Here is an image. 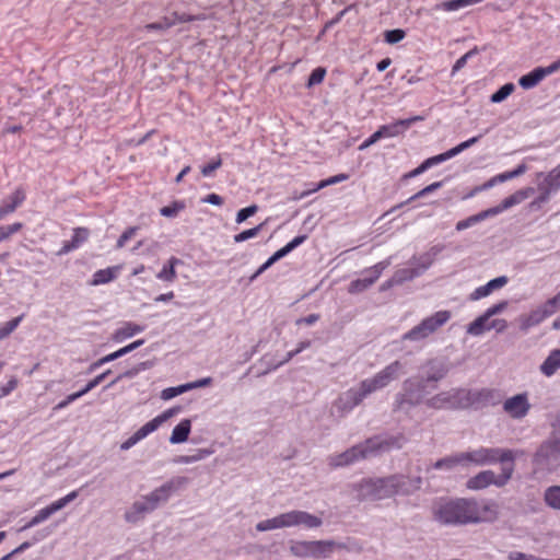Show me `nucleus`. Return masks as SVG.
Listing matches in <instances>:
<instances>
[{"label":"nucleus","mask_w":560,"mask_h":560,"mask_svg":"<svg viewBox=\"0 0 560 560\" xmlns=\"http://www.w3.org/2000/svg\"><path fill=\"white\" fill-rule=\"evenodd\" d=\"M432 513L433 518L445 526L492 522L498 516L495 503L474 498L441 499Z\"/></svg>","instance_id":"1"},{"label":"nucleus","mask_w":560,"mask_h":560,"mask_svg":"<svg viewBox=\"0 0 560 560\" xmlns=\"http://www.w3.org/2000/svg\"><path fill=\"white\" fill-rule=\"evenodd\" d=\"M429 385L423 377H409L402 382L401 390L395 395L394 411L408 412L424 404L429 394Z\"/></svg>","instance_id":"2"},{"label":"nucleus","mask_w":560,"mask_h":560,"mask_svg":"<svg viewBox=\"0 0 560 560\" xmlns=\"http://www.w3.org/2000/svg\"><path fill=\"white\" fill-rule=\"evenodd\" d=\"M465 464H474L476 466L491 465L501 463L503 466L506 463L514 465L517 457L523 456L525 453L521 450H508L500 447H479L469 452H463Z\"/></svg>","instance_id":"3"},{"label":"nucleus","mask_w":560,"mask_h":560,"mask_svg":"<svg viewBox=\"0 0 560 560\" xmlns=\"http://www.w3.org/2000/svg\"><path fill=\"white\" fill-rule=\"evenodd\" d=\"M533 464L539 471H553L560 466V430L544 441L533 457Z\"/></svg>","instance_id":"4"},{"label":"nucleus","mask_w":560,"mask_h":560,"mask_svg":"<svg viewBox=\"0 0 560 560\" xmlns=\"http://www.w3.org/2000/svg\"><path fill=\"white\" fill-rule=\"evenodd\" d=\"M360 501H378L394 497L390 476L383 478H365L353 485Z\"/></svg>","instance_id":"5"},{"label":"nucleus","mask_w":560,"mask_h":560,"mask_svg":"<svg viewBox=\"0 0 560 560\" xmlns=\"http://www.w3.org/2000/svg\"><path fill=\"white\" fill-rule=\"evenodd\" d=\"M336 547L334 540H291L290 553L298 558H328Z\"/></svg>","instance_id":"6"},{"label":"nucleus","mask_w":560,"mask_h":560,"mask_svg":"<svg viewBox=\"0 0 560 560\" xmlns=\"http://www.w3.org/2000/svg\"><path fill=\"white\" fill-rule=\"evenodd\" d=\"M450 318V311H439L432 316L424 318L420 324L404 334L401 339L405 341H421L445 325Z\"/></svg>","instance_id":"7"},{"label":"nucleus","mask_w":560,"mask_h":560,"mask_svg":"<svg viewBox=\"0 0 560 560\" xmlns=\"http://www.w3.org/2000/svg\"><path fill=\"white\" fill-rule=\"evenodd\" d=\"M503 394L497 388H479V389H466L464 388V406L465 409H483L488 407H494L502 402Z\"/></svg>","instance_id":"8"},{"label":"nucleus","mask_w":560,"mask_h":560,"mask_svg":"<svg viewBox=\"0 0 560 560\" xmlns=\"http://www.w3.org/2000/svg\"><path fill=\"white\" fill-rule=\"evenodd\" d=\"M405 373V364L395 360L374 376L361 381L368 393L371 395L374 392L381 390L387 387L392 382L397 381L400 375Z\"/></svg>","instance_id":"9"},{"label":"nucleus","mask_w":560,"mask_h":560,"mask_svg":"<svg viewBox=\"0 0 560 560\" xmlns=\"http://www.w3.org/2000/svg\"><path fill=\"white\" fill-rule=\"evenodd\" d=\"M188 482L189 479L187 477H173L162 486L145 494L144 498L148 500L153 511H155L160 505L167 503L172 494L184 488Z\"/></svg>","instance_id":"10"},{"label":"nucleus","mask_w":560,"mask_h":560,"mask_svg":"<svg viewBox=\"0 0 560 560\" xmlns=\"http://www.w3.org/2000/svg\"><path fill=\"white\" fill-rule=\"evenodd\" d=\"M514 465L502 466V472L497 476L492 470H483L467 481V487L472 490L487 488L490 485L503 487L512 478Z\"/></svg>","instance_id":"11"},{"label":"nucleus","mask_w":560,"mask_h":560,"mask_svg":"<svg viewBox=\"0 0 560 560\" xmlns=\"http://www.w3.org/2000/svg\"><path fill=\"white\" fill-rule=\"evenodd\" d=\"M464 388H451L440 392L434 396L427 398L425 406L430 409H465Z\"/></svg>","instance_id":"12"},{"label":"nucleus","mask_w":560,"mask_h":560,"mask_svg":"<svg viewBox=\"0 0 560 560\" xmlns=\"http://www.w3.org/2000/svg\"><path fill=\"white\" fill-rule=\"evenodd\" d=\"M364 442L371 458L390 452L392 450H400L406 443V438L404 434L387 436L375 435L366 439Z\"/></svg>","instance_id":"13"},{"label":"nucleus","mask_w":560,"mask_h":560,"mask_svg":"<svg viewBox=\"0 0 560 560\" xmlns=\"http://www.w3.org/2000/svg\"><path fill=\"white\" fill-rule=\"evenodd\" d=\"M370 394L360 382L358 387H352L342 393L334 402L332 408L337 410L340 416L350 412L354 407L360 405Z\"/></svg>","instance_id":"14"},{"label":"nucleus","mask_w":560,"mask_h":560,"mask_svg":"<svg viewBox=\"0 0 560 560\" xmlns=\"http://www.w3.org/2000/svg\"><path fill=\"white\" fill-rule=\"evenodd\" d=\"M392 264L390 258H387L383 261L377 262L376 265L365 269L363 273L365 275L362 279H355L350 282L348 287V292L350 294H359L368 290L372 287L381 277L383 271L389 267Z\"/></svg>","instance_id":"15"},{"label":"nucleus","mask_w":560,"mask_h":560,"mask_svg":"<svg viewBox=\"0 0 560 560\" xmlns=\"http://www.w3.org/2000/svg\"><path fill=\"white\" fill-rule=\"evenodd\" d=\"M370 458L365 442L353 445L347 451L335 454L328 457V464L330 467H345L352 465L359 460Z\"/></svg>","instance_id":"16"},{"label":"nucleus","mask_w":560,"mask_h":560,"mask_svg":"<svg viewBox=\"0 0 560 560\" xmlns=\"http://www.w3.org/2000/svg\"><path fill=\"white\" fill-rule=\"evenodd\" d=\"M78 497V491H72L68 493L66 497L52 502L50 505L39 510L37 514L31 518L30 522H27L23 527L20 528V532L26 530L31 527H34L44 521H46L48 517H50L54 513L57 511L63 509L68 503L73 501Z\"/></svg>","instance_id":"17"},{"label":"nucleus","mask_w":560,"mask_h":560,"mask_svg":"<svg viewBox=\"0 0 560 560\" xmlns=\"http://www.w3.org/2000/svg\"><path fill=\"white\" fill-rule=\"evenodd\" d=\"M394 495H411L421 489L422 478L408 477L401 474L390 475Z\"/></svg>","instance_id":"18"},{"label":"nucleus","mask_w":560,"mask_h":560,"mask_svg":"<svg viewBox=\"0 0 560 560\" xmlns=\"http://www.w3.org/2000/svg\"><path fill=\"white\" fill-rule=\"evenodd\" d=\"M530 409L526 393L514 395L503 401V411L512 419H523Z\"/></svg>","instance_id":"19"},{"label":"nucleus","mask_w":560,"mask_h":560,"mask_svg":"<svg viewBox=\"0 0 560 560\" xmlns=\"http://www.w3.org/2000/svg\"><path fill=\"white\" fill-rule=\"evenodd\" d=\"M508 307V302L502 301L500 303H497L489 307L482 315L477 317L474 322H471L467 326V334L472 336H480L486 331V324L489 322V319L502 313Z\"/></svg>","instance_id":"20"},{"label":"nucleus","mask_w":560,"mask_h":560,"mask_svg":"<svg viewBox=\"0 0 560 560\" xmlns=\"http://www.w3.org/2000/svg\"><path fill=\"white\" fill-rule=\"evenodd\" d=\"M306 240V235H299L294 237L291 242H289L285 246L278 249L276 253H273L258 269L257 271L250 277V281H254L258 276H260L262 272H265L269 267H271L275 262L287 256L289 253H291L294 248H296L299 245H301Z\"/></svg>","instance_id":"21"},{"label":"nucleus","mask_w":560,"mask_h":560,"mask_svg":"<svg viewBox=\"0 0 560 560\" xmlns=\"http://www.w3.org/2000/svg\"><path fill=\"white\" fill-rule=\"evenodd\" d=\"M306 240V235H299L294 237L291 242H289L285 246L278 249L276 253H273L258 269L257 271L250 277V281H254L258 276H260L262 272H265L269 267H271L275 262L287 256L289 253H291L294 248H296L299 245H301Z\"/></svg>","instance_id":"22"},{"label":"nucleus","mask_w":560,"mask_h":560,"mask_svg":"<svg viewBox=\"0 0 560 560\" xmlns=\"http://www.w3.org/2000/svg\"><path fill=\"white\" fill-rule=\"evenodd\" d=\"M306 240V235H299L294 237L291 242H289L285 246L278 249L276 253H273L258 269L257 271L250 277V281H254L258 276H260L262 272H265L269 267H271L275 262L287 256L289 253H291L294 248H296L299 245H301Z\"/></svg>","instance_id":"23"},{"label":"nucleus","mask_w":560,"mask_h":560,"mask_svg":"<svg viewBox=\"0 0 560 560\" xmlns=\"http://www.w3.org/2000/svg\"><path fill=\"white\" fill-rule=\"evenodd\" d=\"M152 512V506L143 495L140 500L132 503V505L125 512L124 517L127 523L136 524L143 520L147 514Z\"/></svg>","instance_id":"24"},{"label":"nucleus","mask_w":560,"mask_h":560,"mask_svg":"<svg viewBox=\"0 0 560 560\" xmlns=\"http://www.w3.org/2000/svg\"><path fill=\"white\" fill-rule=\"evenodd\" d=\"M290 527L304 526L306 528H317L322 526L323 521L320 517L310 514L305 511L293 510L289 511Z\"/></svg>","instance_id":"25"},{"label":"nucleus","mask_w":560,"mask_h":560,"mask_svg":"<svg viewBox=\"0 0 560 560\" xmlns=\"http://www.w3.org/2000/svg\"><path fill=\"white\" fill-rule=\"evenodd\" d=\"M422 119L423 118L421 116L399 119L393 124L381 126L378 130L383 138H393L402 135L413 122Z\"/></svg>","instance_id":"26"},{"label":"nucleus","mask_w":560,"mask_h":560,"mask_svg":"<svg viewBox=\"0 0 560 560\" xmlns=\"http://www.w3.org/2000/svg\"><path fill=\"white\" fill-rule=\"evenodd\" d=\"M425 366L428 368V372H427L425 376H422V377L424 378V381L428 385L431 382H434V383L440 382L447 375V373L450 371L448 365L445 362L438 360V359L428 361Z\"/></svg>","instance_id":"27"},{"label":"nucleus","mask_w":560,"mask_h":560,"mask_svg":"<svg viewBox=\"0 0 560 560\" xmlns=\"http://www.w3.org/2000/svg\"><path fill=\"white\" fill-rule=\"evenodd\" d=\"M90 236V231L86 228H75L73 230V235L71 241L63 242L61 248L58 250L57 255L62 256L66 255L78 247H80L85 241H88Z\"/></svg>","instance_id":"28"},{"label":"nucleus","mask_w":560,"mask_h":560,"mask_svg":"<svg viewBox=\"0 0 560 560\" xmlns=\"http://www.w3.org/2000/svg\"><path fill=\"white\" fill-rule=\"evenodd\" d=\"M25 200V192L23 189L18 188L7 199L2 200L0 206V220H2L9 213H12L20 207Z\"/></svg>","instance_id":"29"},{"label":"nucleus","mask_w":560,"mask_h":560,"mask_svg":"<svg viewBox=\"0 0 560 560\" xmlns=\"http://www.w3.org/2000/svg\"><path fill=\"white\" fill-rule=\"evenodd\" d=\"M285 527H290L289 512L281 513L272 518L264 520L256 524V529L258 532H267Z\"/></svg>","instance_id":"30"},{"label":"nucleus","mask_w":560,"mask_h":560,"mask_svg":"<svg viewBox=\"0 0 560 560\" xmlns=\"http://www.w3.org/2000/svg\"><path fill=\"white\" fill-rule=\"evenodd\" d=\"M143 330V326H140L131 322H127L121 327L115 330V332L113 334V340L116 342H121L127 338H130Z\"/></svg>","instance_id":"31"},{"label":"nucleus","mask_w":560,"mask_h":560,"mask_svg":"<svg viewBox=\"0 0 560 560\" xmlns=\"http://www.w3.org/2000/svg\"><path fill=\"white\" fill-rule=\"evenodd\" d=\"M466 466L463 453L443 457L436 460L431 467L434 469H443L452 471L456 466Z\"/></svg>","instance_id":"32"},{"label":"nucleus","mask_w":560,"mask_h":560,"mask_svg":"<svg viewBox=\"0 0 560 560\" xmlns=\"http://www.w3.org/2000/svg\"><path fill=\"white\" fill-rule=\"evenodd\" d=\"M191 429V422L188 419L182 420L172 431L170 442L179 444L187 441Z\"/></svg>","instance_id":"33"},{"label":"nucleus","mask_w":560,"mask_h":560,"mask_svg":"<svg viewBox=\"0 0 560 560\" xmlns=\"http://www.w3.org/2000/svg\"><path fill=\"white\" fill-rule=\"evenodd\" d=\"M560 369V349L552 350L540 365V371L546 376L553 375Z\"/></svg>","instance_id":"34"},{"label":"nucleus","mask_w":560,"mask_h":560,"mask_svg":"<svg viewBox=\"0 0 560 560\" xmlns=\"http://www.w3.org/2000/svg\"><path fill=\"white\" fill-rule=\"evenodd\" d=\"M547 317L544 315L541 310L537 306L529 314L521 316V318H520V322H521L520 328L523 331H527L530 327L539 325Z\"/></svg>","instance_id":"35"},{"label":"nucleus","mask_w":560,"mask_h":560,"mask_svg":"<svg viewBox=\"0 0 560 560\" xmlns=\"http://www.w3.org/2000/svg\"><path fill=\"white\" fill-rule=\"evenodd\" d=\"M545 79L541 70L539 67L535 68L530 72H528L525 75H522L518 80V84L525 89L529 90L535 88L537 84H539Z\"/></svg>","instance_id":"36"},{"label":"nucleus","mask_w":560,"mask_h":560,"mask_svg":"<svg viewBox=\"0 0 560 560\" xmlns=\"http://www.w3.org/2000/svg\"><path fill=\"white\" fill-rule=\"evenodd\" d=\"M532 194H534V188L532 187H527V188H524V189H521V190H517L516 192H514L513 195L506 197L502 202H501V209H509L517 203H521L522 201H524L525 199H527Z\"/></svg>","instance_id":"37"},{"label":"nucleus","mask_w":560,"mask_h":560,"mask_svg":"<svg viewBox=\"0 0 560 560\" xmlns=\"http://www.w3.org/2000/svg\"><path fill=\"white\" fill-rule=\"evenodd\" d=\"M118 267H109L106 269H100L93 275L91 285L105 284L113 281L116 278Z\"/></svg>","instance_id":"38"},{"label":"nucleus","mask_w":560,"mask_h":560,"mask_svg":"<svg viewBox=\"0 0 560 560\" xmlns=\"http://www.w3.org/2000/svg\"><path fill=\"white\" fill-rule=\"evenodd\" d=\"M443 185L442 182H435V183H432L430 185H428L427 187L422 188L421 190H419L417 194H415L413 196H411L409 199H407L406 201L399 203V205H396L394 206L387 213H390V212H394L395 210L404 207L405 205H408L410 203L411 201L413 200H417L421 197H424L435 190H438L439 188H441Z\"/></svg>","instance_id":"39"},{"label":"nucleus","mask_w":560,"mask_h":560,"mask_svg":"<svg viewBox=\"0 0 560 560\" xmlns=\"http://www.w3.org/2000/svg\"><path fill=\"white\" fill-rule=\"evenodd\" d=\"M544 500L549 508L560 510V486L547 488L544 493Z\"/></svg>","instance_id":"40"},{"label":"nucleus","mask_w":560,"mask_h":560,"mask_svg":"<svg viewBox=\"0 0 560 560\" xmlns=\"http://www.w3.org/2000/svg\"><path fill=\"white\" fill-rule=\"evenodd\" d=\"M152 366V363L149 361L141 362L138 365L125 371L124 373L119 374L114 381L108 384L107 387H110L121 381L122 378H132L136 375H138L141 371L148 370Z\"/></svg>","instance_id":"41"},{"label":"nucleus","mask_w":560,"mask_h":560,"mask_svg":"<svg viewBox=\"0 0 560 560\" xmlns=\"http://www.w3.org/2000/svg\"><path fill=\"white\" fill-rule=\"evenodd\" d=\"M420 276V270H416L415 267L412 268H401L395 271L393 275V281L402 284L406 281H410L417 277Z\"/></svg>","instance_id":"42"},{"label":"nucleus","mask_w":560,"mask_h":560,"mask_svg":"<svg viewBox=\"0 0 560 560\" xmlns=\"http://www.w3.org/2000/svg\"><path fill=\"white\" fill-rule=\"evenodd\" d=\"M179 262V259L172 257L168 260V265H165L162 270L156 275L160 280L174 281L176 278L175 265Z\"/></svg>","instance_id":"43"},{"label":"nucleus","mask_w":560,"mask_h":560,"mask_svg":"<svg viewBox=\"0 0 560 560\" xmlns=\"http://www.w3.org/2000/svg\"><path fill=\"white\" fill-rule=\"evenodd\" d=\"M514 90L515 85L513 83H505L490 96V101L492 103H501L508 98L514 92Z\"/></svg>","instance_id":"44"},{"label":"nucleus","mask_w":560,"mask_h":560,"mask_svg":"<svg viewBox=\"0 0 560 560\" xmlns=\"http://www.w3.org/2000/svg\"><path fill=\"white\" fill-rule=\"evenodd\" d=\"M211 451L209 450H198L194 455H182L174 459L177 464H191L198 460H201L209 456Z\"/></svg>","instance_id":"45"},{"label":"nucleus","mask_w":560,"mask_h":560,"mask_svg":"<svg viewBox=\"0 0 560 560\" xmlns=\"http://www.w3.org/2000/svg\"><path fill=\"white\" fill-rule=\"evenodd\" d=\"M538 176H544V180L548 183L551 189H560V164L546 175H544V173H538Z\"/></svg>","instance_id":"46"},{"label":"nucleus","mask_w":560,"mask_h":560,"mask_svg":"<svg viewBox=\"0 0 560 560\" xmlns=\"http://www.w3.org/2000/svg\"><path fill=\"white\" fill-rule=\"evenodd\" d=\"M266 222H262L260 224H258L257 226L255 228H252V229H248V230H245L236 235H234V242L235 243H242V242H245L249 238H253L255 236H257L264 229Z\"/></svg>","instance_id":"47"},{"label":"nucleus","mask_w":560,"mask_h":560,"mask_svg":"<svg viewBox=\"0 0 560 560\" xmlns=\"http://www.w3.org/2000/svg\"><path fill=\"white\" fill-rule=\"evenodd\" d=\"M346 179H348V175L347 174H338V175L331 176V177H329L327 179H324V180L319 182L317 184V186L315 188H313L312 190L303 192L302 197L308 195L312 191H317V190H319L322 188H325V187H327L329 185L338 184V183H341V182H343Z\"/></svg>","instance_id":"48"},{"label":"nucleus","mask_w":560,"mask_h":560,"mask_svg":"<svg viewBox=\"0 0 560 560\" xmlns=\"http://www.w3.org/2000/svg\"><path fill=\"white\" fill-rule=\"evenodd\" d=\"M23 319V315H20L0 327V341L10 336Z\"/></svg>","instance_id":"49"},{"label":"nucleus","mask_w":560,"mask_h":560,"mask_svg":"<svg viewBox=\"0 0 560 560\" xmlns=\"http://www.w3.org/2000/svg\"><path fill=\"white\" fill-rule=\"evenodd\" d=\"M189 390V386L186 384H182L175 387H167L161 392V398L163 400H170L178 395H182Z\"/></svg>","instance_id":"50"},{"label":"nucleus","mask_w":560,"mask_h":560,"mask_svg":"<svg viewBox=\"0 0 560 560\" xmlns=\"http://www.w3.org/2000/svg\"><path fill=\"white\" fill-rule=\"evenodd\" d=\"M410 262L415 266L416 270H420V276L433 264L424 253L418 257L413 256Z\"/></svg>","instance_id":"51"},{"label":"nucleus","mask_w":560,"mask_h":560,"mask_svg":"<svg viewBox=\"0 0 560 560\" xmlns=\"http://www.w3.org/2000/svg\"><path fill=\"white\" fill-rule=\"evenodd\" d=\"M159 427H160L159 421L155 420V418H154L151 421L147 422L144 425H142L140 429H138L135 432V435L138 436L139 441H141L142 439L148 436L150 433L158 430Z\"/></svg>","instance_id":"52"},{"label":"nucleus","mask_w":560,"mask_h":560,"mask_svg":"<svg viewBox=\"0 0 560 560\" xmlns=\"http://www.w3.org/2000/svg\"><path fill=\"white\" fill-rule=\"evenodd\" d=\"M185 208L183 201H174L172 205L161 208L160 213L166 218H174Z\"/></svg>","instance_id":"53"},{"label":"nucleus","mask_w":560,"mask_h":560,"mask_svg":"<svg viewBox=\"0 0 560 560\" xmlns=\"http://www.w3.org/2000/svg\"><path fill=\"white\" fill-rule=\"evenodd\" d=\"M175 25V21H173L171 18H163L159 22L149 23L144 26L147 31H166L170 27Z\"/></svg>","instance_id":"54"},{"label":"nucleus","mask_w":560,"mask_h":560,"mask_svg":"<svg viewBox=\"0 0 560 560\" xmlns=\"http://www.w3.org/2000/svg\"><path fill=\"white\" fill-rule=\"evenodd\" d=\"M477 54H479V49H478V47H474L472 49L467 51L465 55H463L459 59H457V61L454 63V66L452 68V74H455L457 71L463 69L466 66L467 61L470 58H472L474 56H476Z\"/></svg>","instance_id":"55"},{"label":"nucleus","mask_w":560,"mask_h":560,"mask_svg":"<svg viewBox=\"0 0 560 560\" xmlns=\"http://www.w3.org/2000/svg\"><path fill=\"white\" fill-rule=\"evenodd\" d=\"M257 211H258L257 205H252L246 208H243L236 213L235 222L237 224H241L244 221H246L249 217L254 215Z\"/></svg>","instance_id":"56"},{"label":"nucleus","mask_w":560,"mask_h":560,"mask_svg":"<svg viewBox=\"0 0 560 560\" xmlns=\"http://www.w3.org/2000/svg\"><path fill=\"white\" fill-rule=\"evenodd\" d=\"M480 138H481V135L472 137L466 141L459 143L458 145L448 150L450 151L448 155H452V158L457 155L458 153L463 152L464 150H466V149L470 148L471 145H474L475 143H477Z\"/></svg>","instance_id":"57"},{"label":"nucleus","mask_w":560,"mask_h":560,"mask_svg":"<svg viewBox=\"0 0 560 560\" xmlns=\"http://www.w3.org/2000/svg\"><path fill=\"white\" fill-rule=\"evenodd\" d=\"M480 138H481V135L472 137L466 141L459 143L458 145L448 150L450 151L448 155H452V158L457 155L458 153L463 152L464 150H466V149L470 148L471 145H474L475 143H477Z\"/></svg>","instance_id":"58"},{"label":"nucleus","mask_w":560,"mask_h":560,"mask_svg":"<svg viewBox=\"0 0 560 560\" xmlns=\"http://www.w3.org/2000/svg\"><path fill=\"white\" fill-rule=\"evenodd\" d=\"M325 75H326L325 68L318 67V68L314 69L308 78L307 86L311 88V86L322 83Z\"/></svg>","instance_id":"59"},{"label":"nucleus","mask_w":560,"mask_h":560,"mask_svg":"<svg viewBox=\"0 0 560 560\" xmlns=\"http://www.w3.org/2000/svg\"><path fill=\"white\" fill-rule=\"evenodd\" d=\"M405 37V32L400 28L390 30L385 32V40L388 44H396L402 40Z\"/></svg>","instance_id":"60"},{"label":"nucleus","mask_w":560,"mask_h":560,"mask_svg":"<svg viewBox=\"0 0 560 560\" xmlns=\"http://www.w3.org/2000/svg\"><path fill=\"white\" fill-rule=\"evenodd\" d=\"M538 190L540 196L538 197V202H545L550 198V195L558 191L557 189H551L547 182L542 180L538 184Z\"/></svg>","instance_id":"61"},{"label":"nucleus","mask_w":560,"mask_h":560,"mask_svg":"<svg viewBox=\"0 0 560 560\" xmlns=\"http://www.w3.org/2000/svg\"><path fill=\"white\" fill-rule=\"evenodd\" d=\"M221 165H222V160L220 156H217L210 163H208L207 165H203L201 167L202 176H205V177L210 176L214 171H217L219 167H221Z\"/></svg>","instance_id":"62"},{"label":"nucleus","mask_w":560,"mask_h":560,"mask_svg":"<svg viewBox=\"0 0 560 560\" xmlns=\"http://www.w3.org/2000/svg\"><path fill=\"white\" fill-rule=\"evenodd\" d=\"M110 370H107L105 371L104 373L97 375L96 377H94L93 380H91L82 389L81 392L83 393V395H85L86 393H89L90 390H92L93 388H95L101 382H103L105 380L106 376H108L110 374Z\"/></svg>","instance_id":"63"},{"label":"nucleus","mask_w":560,"mask_h":560,"mask_svg":"<svg viewBox=\"0 0 560 560\" xmlns=\"http://www.w3.org/2000/svg\"><path fill=\"white\" fill-rule=\"evenodd\" d=\"M138 228L137 226H131L129 229H127L118 238L117 241V244H116V247L117 248H122L125 246V244L131 240L136 232H137Z\"/></svg>","instance_id":"64"}]
</instances>
